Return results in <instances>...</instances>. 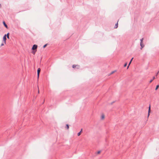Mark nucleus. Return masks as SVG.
<instances>
[{
  "label": "nucleus",
  "instance_id": "nucleus-22",
  "mask_svg": "<svg viewBox=\"0 0 159 159\" xmlns=\"http://www.w3.org/2000/svg\"><path fill=\"white\" fill-rule=\"evenodd\" d=\"M82 129H81V131H80V133H82Z\"/></svg>",
  "mask_w": 159,
  "mask_h": 159
},
{
  "label": "nucleus",
  "instance_id": "nucleus-25",
  "mask_svg": "<svg viewBox=\"0 0 159 159\" xmlns=\"http://www.w3.org/2000/svg\"><path fill=\"white\" fill-rule=\"evenodd\" d=\"M38 92L39 93V89L38 90Z\"/></svg>",
  "mask_w": 159,
  "mask_h": 159
},
{
  "label": "nucleus",
  "instance_id": "nucleus-15",
  "mask_svg": "<svg viewBox=\"0 0 159 159\" xmlns=\"http://www.w3.org/2000/svg\"><path fill=\"white\" fill-rule=\"evenodd\" d=\"M81 134V133H80V132H79L78 134H77V135L78 136H80V134Z\"/></svg>",
  "mask_w": 159,
  "mask_h": 159
},
{
  "label": "nucleus",
  "instance_id": "nucleus-11",
  "mask_svg": "<svg viewBox=\"0 0 159 159\" xmlns=\"http://www.w3.org/2000/svg\"><path fill=\"white\" fill-rule=\"evenodd\" d=\"M118 22H117V24H116L115 26V28H117L118 27Z\"/></svg>",
  "mask_w": 159,
  "mask_h": 159
},
{
  "label": "nucleus",
  "instance_id": "nucleus-3",
  "mask_svg": "<svg viewBox=\"0 0 159 159\" xmlns=\"http://www.w3.org/2000/svg\"><path fill=\"white\" fill-rule=\"evenodd\" d=\"M37 48V45L34 44V45L32 48V49L33 50H36Z\"/></svg>",
  "mask_w": 159,
  "mask_h": 159
},
{
  "label": "nucleus",
  "instance_id": "nucleus-12",
  "mask_svg": "<svg viewBox=\"0 0 159 159\" xmlns=\"http://www.w3.org/2000/svg\"><path fill=\"white\" fill-rule=\"evenodd\" d=\"M66 128L67 129H69V126L68 124H66Z\"/></svg>",
  "mask_w": 159,
  "mask_h": 159
},
{
  "label": "nucleus",
  "instance_id": "nucleus-5",
  "mask_svg": "<svg viewBox=\"0 0 159 159\" xmlns=\"http://www.w3.org/2000/svg\"><path fill=\"white\" fill-rule=\"evenodd\" d=\"M151 111V107L150 105L149 106V109H148V117L150 115V112Z\"/></svg>",
  "mask_w": 159,
  "mask_h": 159
},
{
  "label": "nucleus",
  "instance_id": "nucleus-17",
  "mask_svg": "<svg viewBox=\"0 0 159 159\" xmlns=\"http://www.w3.org/2000/svg\"><path fill=\"white\" fill-rule=\"evenodd\" d=\"M127 65V63H126L125 64V65H124V67H125Z\"/></svg>",
  "mask_w": 159,
  "mask_h": 159
},
{
  "label": "nucleus",
  "instance_id": "nucleus-18",
  "mask_svg": "<svg viewBox=\"0 0 159 159\" xmlns=\"http://www.w3.org/2000/svg\"><path fill=\"white\" fill-rule=\"evenodd\" d=\"M47 44H45V45H44L43 46V48H45V47H46V46H47Z\"/></svg>",
  "mask_w": 159,
  "mask_h": 159
},
{
  "label": "nucleus",
  "instance_id": "nucleus-1",
  "mask_svg": "<svg viewBox=\"0 0 159 159\" xmlns=\"http://www.w3.org/2000/svg\"><path fill=\"white\" fill-rule=\"evenodd\" d=\"M40 68H39L38 69V70H37V75H37V79L38 80L39 79V73H40Z\"/></svg>",
  "mask_w": 159,
  "mask_h": 159
},
{
  "label": "nucleus",
  "instance_id": "nucleus-7",
  "mask_svg": "<svg viewBox=\"0 0 159 159\" xmlns=\"http://www.w3.org/2000/svg\"><path fill=\"white\" fill-rule=\"evenodd\" d=\"M140 46H141V49H142V48L143 47H144V45L143 44V43H140Z\"/></svg>",
  "mask_w": 159,
  "mask_h": 159
},
{
  "label": "nucleus",
  "instance_id": "nucleus-10",
  "mask_svg": "<svg viewBox=\"0 0 159 159\" xmlns=\"http://www.w3.org/2000/svg\"><path fill=\"white\" fill-rule=\"evenodd\" d=\"M6 36L7 39H9V33L6 34Z\"/></svg>",
  "mask_w": 159,
  "mask_h": 159
},
{
  "label": "nucleus",
  "instance_id": "nucleus-21",
  "mask_svg": "<svg viewBox=\"0 0 159 159\" xmlns=\"http://www.w3.org/2000/svg\"><path fill=\"white\" fill-rule=\"evenodd\" d=\"M153 80H152H152H151L150 81H149V83H151V82L152 81H153Z\"/></svg>",
  "mask_w": 159,
  "mask_h": 159
},
{
  "label": "nucleus",
  "instance_id": "nucleus-26",
  "mask_svg": "<svg viewBox=\"0 0 159 159\" xmlns=\"http://www.w3.org/2000/svg\"><path fill=\"white\" fill-rule=\"evenodd\" d=\"M159 72H159H158L157 73V75H158V72Z\"/></svg>",
  "mask_w": 159,
  "mask_h": 159
},
{
  "label": "nucleus",
  "instance_id": "nucleus-6",
  "mask_svg": "<svg viewBox=\"0 0 159 159\" xmlns=\"http://www.w3.org/2000/svg\"><path fill=\"white\" fill-rule=\"evenodd\" d=\"M105 117V115L104 114H102V115H101V119L102 120H103L104 119Z\"/></svg>",
  "mask_w": 159,
  "mask_h": 159
},
{
  "label": "nucleus",
  "instance_id": "nucleus-24",
  "mask_svg": "<svg viewBox=\"0 0 159 159\" xmlns=\"http://www.w3.org/2000/svg\"><path fill=\"white\" fill-rule=\"evenodd\" d=\"M155 78V77H153L152 80H154Z\"/></svg>",
  "mask_w": 159,
  "mask_h": 159
},
{
  "label": "nucleus",
  "instance_id": "nucleus-23",
  "mask_svg": "<svg viewBox=\"0 0 159 159\" xmlns=\"http://www.w3.org/2000/svg\"><path fill=\"white\" fill-rule=\"evenodd\" d=\"M4 45V44L2 43V44H1V46H3V45Z\"/></svg>",
  "mask_w": 159,
  "mask_h": 159
},
{
  "label": "nucleus",
  "instance_id": "nucleus-2",
  "mask_svg": "<svg viewBox=\"0 0 159 159\" xmlns=\"http://www.w3.org/2000/svg\"><path fill=\"white\" fill-rule=\"evenodd\" d=\"M6 34H5L3 37V40L4 41V43L5 44H6Z\"/></svg>",
  "mask_w": 159,
  "mask_h": 159
},
{
  "label": "nucleus",
  "instance_id": "nucleus-19",
  "mask_svg": "<svg viewBox=\"0 0 159 159\" xmlns=\"http://www.w3.org/2000/svg\"><path fill=\"white\" fill-rule=\"evenodd\" d=\"M101 152V151H98L97 152V154H99Z\"/></svg>",
  "mask_w": 159,
  "mask_h": 159
},
{
  "label": "nucleus",
  "instance_id": "nucleus-8",
  "mask_svg": "<svg viewBox=\"0 0 159 159\" xmlns=\"http://www.w3.org/2000/svg\"><path fill=\"white\" fill-rule=\"evenodd\" d=\"M3 23L4 25V26L7 28H8V26L5 23V22L4 21H3Z\"/></svg>",
  "mask_w": 159,
  "mask_h": 159
},
{
  "label": "nucleus",
  "instance_id": "nucleus-4",
  "mask_svg": "<svg viewBox=\"0 0 159 159\" xmlns=\"http://www.w3.org/2000/svg\"><path fill=\"white\" fill-rule=\"evenodd\" d=\"M79 67H80V66L78 65H73L72 66V67L73 68H75L76 67H77L78 68H79Z\"/></svg>",
  "mask_w": 159,
  "mask_h": 159
},
{
  "label": "nucleus",
  "instance_id": "nucleus-16",
  "mask_svg": "<svg viewBox=\"0 0 159 159\" xmlns=\"http://www.w3.org/2000/svg\"><path fill=\"white\" fill-rule=\"evenodd\" d=\"M143 39L142 38L140 39L141 43H143Z\"/></svg>",
  "mask_w": 159,
  "mask_h": 159
},
{
  "label": "nucleus",
  "instance_id": "nucleus-14",
  "mask_svg": "<svg viewBox=\"0 0 159 159\" xmlns=\"http://www.w3.org/2000/svg\"><path fill=\"white\" fill-rule=\"evenodd\" d=\"M159 87V85H157V86H156V88L155 89V90H157L158 88Z\"/></svg>",
  "mask_w": 159,
  "mask_h": 159
},
{
  "label": "nucleus",
  "instance_id": "nucleus-9",
  "mask_svg": "<svg viewBox=\"0 0 159 159\" xmlns=\"http://www.w3.org/2000/svg\"><path fill=\"white\" fill-rule=\"evenodd\" d=\"M133 58H132L131 59V61H130V62H129V64L128 66V67H127V69L129 68V65H130V64H131V62H132V60H133Z\"/></svg>",
  "mask_w": 159,
  "mask_h": 159
},
{
  "label": "nucleus",
  "instance_id": "nucleus-20",
  "mask_svg": "<svg viewBox=\"0 0 159 159\" xmlns=\"http://www.w3.org/2000/svg\"><path fill=\"white\" fill-rule=\"evenodd\" d=\"M35 52H36V51H33V52H32V53L34 54H35Z\"/></svg>",
  "mask_w": 159,
  "mask_h": 159
},
{
  "label": "nucleus",
  "instance_id": "nucleus-13",
  "mask_svg": "<svg viewBox=\"0 0 159 159\" xmlns=\"http://www.w3.org/2000/svg\"><path fill=\"white\" fill-rule=\"evenodd\" d=\"M116 71V70H115L114 71H113L112 72H111L110 73V75H111L112 74H113Z\"/></svg>",
  "mask_w": 159,
  "mask_h": 159
}]
</instances>
